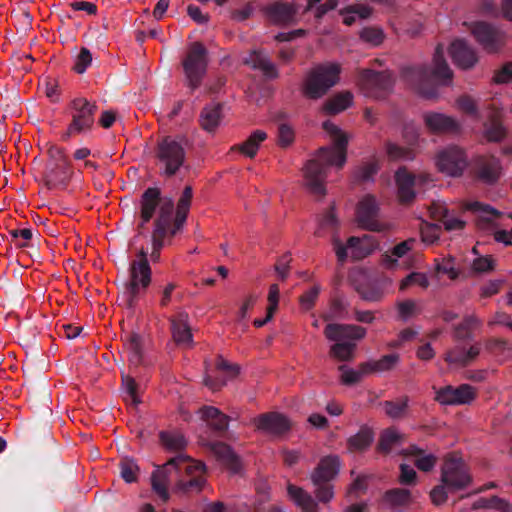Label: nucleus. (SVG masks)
Masks as SVG:
<instances>
[{"mask_svg": "<svg viewBox=\"0 0 512 512\" xmlns=\"http://www.w3.org/2000/svg\"><path fill=\"white\" fill-rule=\"evenodd\" d=\"M333 147H322L315 158L309 160L302 169L303 186L316 198L326 194L327 169L330 166L342 168L346 162L348 136L330 121L323 123Z\"/></svg>", "mask_w": 512, "mask_h": 512, "instance_id": "obj_1", "label": "nucleus"}, {"mask_svg": "<svg viewBox=\"0 0 512 512\" xmlns=\"http://www.w3.org/2000/svg\"><path fill=\"white\" fill-rule=\"evenodd\" d=\"M174 469L177 472L184 471L182 477L175 485V492L198 493L206 483L205 465L197 460H193L184 455H178L167 461L162 467H159L151 476V486L157 496L167 502L170 498L168 486L170 482V473Z\"/></svg>", "mask_w": 512, "mask_h": 512, "instance_id": "obj_2", "label": "nucleus"}, {"mask_svg": "<svg viewBox=\"0 0 512 512\" xmlns=\"http://www.w3.org/2000/svg\"><path fill=\"white\" fill-rule=\"evenodd\" d=\"M193 192L190 186H186L178 200L176 213L173 217L174 204L171 200L163 202L160 205L158 216L154 223L152 232V253L153 261L160 256V250L164 246L166 239H171L179 232L189 213Z\"/></svg>", "mask_w": 512, "mask_h": 512, "instance_id": "obj_3", "label": "nucleus"}, {"mask_svg": "<svg viewBox=\"0 0 512 512\" xmlns=\"http://www.w3.org/2000/svg\"><path fill=\"white\" fill-rule=\"evenodd\" d=\"M403 77L417 93L427 99H432L437 96V90L431 84V78L449 85L453 79V72L444 59L443 47L438 45L435 49L431 72L425 67H412L404 70Z\"/></svg>", "mask_w": 512, "mask_h": 512, "instance_id": "obj_4", "label": "nucleus"}, {"mask_svg": "<svg viewBox=\"0 0 512 512\" xmlns=\"http://www.w3.org/2000/svg\"><path fill=\"white\" fill-rule=\"evenodd\" d=\"M188 140L182 136H165L158 140L154 154L156 165L162 175H176L186 160Z\"/></svg>", "mask_w": 512, "mask_h": 512, "instance_id": "obj_5", "label": "nucleus"}, {"mask_svg": "<svg viewBox=\"0 0 512 512\" xmlns=\"http://www.w3.org/2000/svg\"><path fill=\"white\" fill-rule=\"evenodd\" d=\"M341 72L338 63H326L312 68L306 75L302 85L304 96L310 99H318L337 84Z\"/></svg>", "mask_w": 512, "mask_h": 512, "instance_id": "obj_6", "label": "nucleus"}, {"mask_svg": "<svg viewBox=\"0 0 512 512\" xmlns=\"http://www.w3.org/2000/svg\"><path fill=\"white\" fill-rule=\"evenodd\" d=\"M43 179L49 188H58L68 184L73 176L72 163L64 148L50 145L47 150Z\"/></svg>", "mask_w": 512, "mask_h": 512, "instance_id": "obj_7", "label": "nucleus"}, {"mask_svg": "<svg viewBox=\"0 0 512 512\" xmlns=\"http://www.w3.org/2000/svg\"><path fill=\"white\" fill-rule=\"evenodd\" d=\"M152 271L147 259V253L142 249L129 266V276L125 284V294L129 306L145 294L151 283Z\"/></svg>", "mask_w": 512, "mask_h": 512, "instance_id": "obj_8", "label": "nucleus"}, {"mask_svg": "<svg viewBox=\"0 0 512 512\" xmlns=\"http://www.w3.org/2000/svg\"><path fill=\"white\" fill-rule=\"evenodd\" d=\"M441 482L451 491L463 490L471 485L472 476L469 467L459 453L451 452L444 456Z\"/></svg>", "mask_w": 512, "mask_h": 512, "instance_id": "obj_9", "label": "nucleus"}, {"mask_svg": "<svg viewBox=\"0 0 512 512\" xmlns=\"http://www.w3.org/2000/svg\"><path fill=\"white\" fill-rule=\"evenodd\" d=\"M208 65V54L201 42H193L187 48L185 57L182 60L183 70L188 86L195 90L201 85Z\"/></svg>", "mask_w": 512, "mask_h": 512, "instance_id": "obj_10", "label": "nucleus"}, {"mask_svg": "<svg viewBox=\"0 0 512 512\" xmlns=\"http://www.w3.org/2000/svg\"><path fill=\"white\" fill-rule=\"evenodd\" d=\"M72 120L66 131L61 135L63 141H68L83 132L89 131L94 124V116L97 106L86 98H76L71 104Z\"/></svg>", "mask_w": 512, "mask_h": 512, "instance_id": "obj_11", "label": "nucleus"}, {"mask_svg": "<svg viewBox=\"0 0 512 512\" xmlns=\"http://www.w3.org/2000/svg\"><path fill=\"white\" fill-rule=\"evenodd\" d=\"M393 83L392 74L388 71L374 72L369 69H362L358 73L357 84L370 97H384L393 86Z\"/></svg>", "mask_w": 512, "mask_h": 512, "instance_id": "obj_12", "label": "nucleus"}, {"mask_svg": "<svg viewBox=\"0 0 512 512\" xmlns=\"http://www.w3.org/2000/svg\"><path fill=\"white\" fill-rule=\"evenodd\" d=\"M378 214L379 207L376 198L369 194L365 195L356 208V220L359 226L375 232L389 230L390 225L379 220Z\"/></svg>", "mask_w": 512, "mask_h": 512, "instance_id": "obj_13", "label": "nucleus"}, {"mask_svg": "<svg viewBox=\"0 0 512 512\" xmlns=\"http://www.w3.org/2000/svg\"><path fill=\"white\" fill-rule=\"evenodd\" d=\"M467 165L468 161L465 152L457 146H451L440 151L436 157L438 170L449 176L457 177L462 175Z\"/></svg>", "mask_w": 512, "mask_h": 512, "instance_id": "obj_14", "label": "nucleus"}, {"mask_svg": "<svg viewBox=\"0 0 512 512\" xmlns=\"http://www.w3.org/2000/svg\"><path fill=\"white\" fill-rule=\"evenodd\" d=\"M477 397V389L469 384L458 387L451 385L436 390L435 401L441 405H465L473 402Z\"/></svg>", "mask_w": 512, "mask_h": 512, "instance_id": "obj_15", "label": "nucleus"}, {"mask_svg": "<svg viewBox=\"0 0 512 512\" xmlns=\"http://www.w3.org/2000/svg\"><path fill=\"white\" fill-rule=\"evenodd\" d=\"M471 32L477 42L489 53L499 51L506 43L503 32L484 22L474 23Z\"/></svg>", "mask_w": 512, "mask_h": 512, "instance_id": "obj_16", "label": "nucleus"}, {"mask_svg": "<svg viewBox=\"0 0 512 512\" xmlns=\"http://www.w3.org/2000/svg\"><path fill=\"white\" fill-rule=\"evenodd\" d=\"M430 180L426 175L415 176L409 172L405 167H401L395 174V181L397 186V197L401 204H410L415 198L414 187L417 183H422Z\"/></svg>", "mask_w": 512, "mask_h": 512, "instance_id": "obj_17", "label": "nucleus"}, {"mask_svg": "<svg viewBox=\"0 0 512 512\" xmlns=\"http://www.w3.org/2000/svg\"><path fill=\"white\" fill-rule=\"evenodd\" d=\"M252 422L258 430L272 434H282L291 428L290 420L285 415L277 412L261 414L255 417Z\"/></svg>", "mask_w": 512, "mask_h": 512, "instance_id": "obj_18", "label": "nucleus"}, {"mask_svg": "<svg viewBox=\"0 0 512 512\" xmlns=\"http://www.w3.org/2000/svg\"><path fill=\"white\" fill-rule=\"evenodd\" d=\"M423 121L432 133H459L461 129L460 123L454 117L442 113L427 112L423 115Z\"/></svg>", "mask_w": 512, "mask_h": 512, "instance_id": "obj_19", "label": "nucleus"}, {"mask_svg": "<svg viewBox=\"0 0 512 512\" xmlns=\"http://www.w3.org/2000/svg\"><path fill=\"white\" fill-rule=\"evenodd\" d=\"M340 469V459L337 455L322 457L311 473V481L314 485L328 483L333 480Z\"/></svg>", "mask_w": 512, "mask_h": 512, "instance_id": "obj_20", "label": "nucleus"}, {"mask_svg": "<svg viewBox=\"0 0 512 512\" xmlns=\"http://www.w3.org/2000/svg\"><path fill=\"white\" fill-rule=\"evenodd\" d=\"M449 53L455 65L463 70L472 68L478 62L475 50L460 39L451 43Z\"/></svg>", "mask_w": 512, "mask_h": 512, "instance_id": "obj_21", "label": "nucleus"}, {"mask_svg": "<svg viewBox=\"0 0 512 512\" xmlns=\"http://www.w3.org/2000/svg\"><path fill=\"white\" fill-rule=\"evenodd\" d=\"M171 334L174 342L181 347L193 346V335L189 325L188 314L179 313L171 318Z\"/></svg>", "mask_w": 512, "mask_h": 512, "instance_id": "obj_22", "label": "nucleus"}, {"mask_svg": "<svg viewBox=\"0 0 512 512\" xmlns=\"http://www.w3.org/2000/svg\"><path fill=\"white\" fill-rule=\"evenodd\" d=\"M476 175L477 177L486 182L494 183L501 175V166L493 156H481L476 160Z\"/></svg>", "mask_w": 512, "mask_h": 512, "instance_id": "obj_23", "label": "nucleus"}, {"mask_svg": "<svg viewBox=\"0 0 512 512\" xmlns=\"http://www.w3.org/2000/svg\"><path fill=\"white\" fill-rule=\"evenodd\" d=\"M297 9L293 3H274L266 7V14L271 22L287 25L294 21Z\"/></svg>", "mask_w": 512, "mask_h": 512, "instance_id": "obj_24", "label": "nucleus"}, {"mask_svg": "<svg viewBox=\"0 0 512 512\" xmlns=\"http://www.w3.org/2000/svg\"><path fill=\"white\" fill-rule=\"evenodd\" d=\"M216 370L217 375L215 378L208 375L204 382L207 387H209L212 391H217L221 389L227 381V378L222 375L223 373L227 374L230 377H234L239 373V368L236 365H231L223 358H218L216 361Z\"/></svg>", "mask_w": 512, "mask_h": 512, "instance_id": "obj_25", "label": "nucleus"}, {"mask_svg": "<svg viewBox=\"0 0 512 512\" xmlns=\"http://www.w3.org/2000/svg\"><path fill=\"white\" fill-rule=\"evenodd\" d=\"M348 248L351 250V256L356 260H360L373 253L378 248V242L369 235H364L361 238L350 237L348 239Z\"/></svg>", "mask_w": 512, "mask_h": 512, "instance_id": "obj_26", "label": "nucleus"}, {"mask_svg": "<svg viewBox=\"0 0 512 512\" xmlns=\"http://www.w3.org/2000/svg\"><path fill=\"white\" fill-rule=\"evenodd\" d=\"M160 191L157 188H148L141 199L140 218L141 224L139 228H142L144 224L148 223L155 214V210L159 205Z\"/></svg>", "mask_w": 512, "mask_h": 512, "instance_id": "obj_27", "label": "nucleus"}, {"mask_svg": "<svg viewBox=\"0 0 512 512\" xmlns=\"http://www.w3.org/2000/svg\"><path fill=\"white\" fill-rule=\"evenodd\" d=\"M287 491L290 499L301 508L303 512H318L317 502L307 491L293 484L287 486Z\"/></svg>", "mask_w": 512, "mask_h": 512, "instance_id": "obj_28", "label": "nucleus"}, {"mask_svg": "<svg viewBox=\"0 0 512 512\" xmlns=\"http://www.w3.org/2000/svg\"><path fill=\"white\" fill-rule=\"evenodd\" d=\"M212 452L226 469L233 473L240 471L241 462L228 445L222 442L215 443L212 445Z\"/></svg>", "mask_w": 512, "mask_h": 512, "instance_id": "obj_29", "label": "nucleus"}, {"mask_svg": "<svg viewBox=\"0 0 512 512\" xmlns=\"http://www.w3.org/2000/svg\"><path fill=\"white\" fill-rule=\"evenodd\" d=\"M488 117L489 119L485 124L484 135L488 141L498 142L506 135V131L501 124L502 113L500 110L492 108Z\"/></svg>", "mask_w": 512, "mask_h": 512, "instance_id": "obj_30", "label": "nucleus"}, {"mask_svg": "<svg viewBox=\"0 0 512 512\" xmlns=\"http://www.w3.org/2000/svg\"><path fill=\"white\" fill-rule=\"evenodd\" d=\"M462 210L472 211L477 214V225L480 228H485L492 220L499 216V213L488 205H483L479 202H463L461 205Z\"/></svg>", "mask_w": 512, "mask_h": 512, "instance_id": "obj_31", "label": "nucleus"}, {"mask_svg": "<svg viewBox=\"0 0 512 512\" xmlns=\"http://www.w3.org/2000/svg\"><path fill=\"white\" fill-rule=\"evenodd\" d=\"M201 417L215 430L223 431L228 427L229 418L219 409L212 406H204L201 410Z\"/></svg>", "mask_w": 512, "mask_h": 512, "instance_id": "obj_32", "label": "nucleus"}, {"mask_svg": "<svg viewBox=\"0 0 512 512\" xmlns=\"http://www.w3.org/2000/svg\"><path fill=\"white\" fill-rule=\"evenodd\" d=\"M404 440V435L395 428H387L380 435L377 451L382 454H388L394 447L402 444Z\"/></svg>", "mask_w": 512, "mask_h": 512, "instance_id": "obj_33", "label": "nucleus"}, {"mask_svg": "<svg viewBox=\"0 0 512 512\" xmlns=\"http://www.w3.org/2000/svg\"><path fill=\"white\" fill-rule=\"evenodd\" d=\"M403 454L416 457L414 464L420 471L423 472L431 471L435 467L438 460L435 455L425 454L422 449L418 448L415 445H411L410 447H408L403 452Z\"/></svg>", "mask_w": 512, "mask_h": 512, "instance_id": "obj_34", "label": "nucleus"}, {"mask_svg": "<svg viewBox=\"0 0 512 512\" xmlns=\"http://www.w3.org/2000/svg\"><path fill=\"white\" fill-rule=\"evenodd\" d=\"M222 119L221 106L214 104L205 107L200 115V126L208 132H214Z\"/></svg>", "mask_w": 512, "mask_h": 512, "instance_id": "obj_35", "label": "nucleus"}, {"mask_svg": "<svg viewBox=\"0 0 512 512\" xmlns=\"http://www.w3.org/2000/svg\"><path fill=\"white\" fill-rule=\"evenodd\" d=\"M373 437L374 433L370 428L361 427L357 434L347 440V449L350 452H362L371 445Z\"/></svg>", "mask_w": 512, "mask_h": 512, "instance_id": "obj_36", "label": "nucleus"}, {"mask_svg": "<svg viewBox=\"0 0 512 512\" xmlns=\"http://www.w3.org/2000/svg\"><path fill=\"white\" fill-rule=\"evenodd\" d=\"M353 101V95L349 91L340 92L329 98L323 105L327 114H338L347 109Z\"/></svg>", "mask_w": 512, "mask_h": 512, "instance_id": "obj_37", "label": "nucleus"}, {"mask_svg": "<svg viewBox=\"0 0 512 512\" xmlns=\"http://www.w3.org/2000/svg\"><path fill=\"white\" fill-rule=\"evenodd\" d=\"M280 299V289L277 284H272L269 287V292L267 296L268 306L266 309V317L264 319H255L253 321V325L256 328L263 327L273 318L275 312L278 309Z\"/></svg>", "mask_w": 512, "mask_h": 512, "instance_id": "obj_38", "label": "nucleus"}, {"mask_svg": "<svg viewBox=\"0 0 512 512\" xmlns=\"http://www.w3.org/2000/svg\"><path fill=\"white\" fill-rule=\"evenodd\" d=\"M384 501L391 507H408L413 503V496L407 489L395 488L385 492Z\"/></svg>", "mask_w": 512, "mask_h": 512, "instance_id": "obj_39", "label": "nucleus"}, {"mask_svg": "<svg viewBox=\"0 0 512 512\" xmlns=\"http://www.w3.org/2000/svg\"><path fill=\"white\" fill-rule=\"evenodd\" d=\"M414 243L415 239L410 238L397 244L390 251H387L382 258L384 265L388 268H392L397 263L398 258H402L413 248Z\"/></svg>", "mask_w": 512, "mask_h": 512, "instance_id": "obj_40", "label": "nucleus"}, {"mask_svg": "<svg viewBox=\"0 0 512 512\" xmlns=\"http://www.w3.org/2000/svg\"><path fill=\"white\" fill-rule=\"evenodd\" d=\"M267 139V134L263 130L254 131L245 142L237 147V149L249 158L255 157L262 142Z\"/></svg>", "mask_w": 512, "mask_h": 512, "instance_id": "obj_41", "label": "nucleus"}, {"mask_svg": "<svg viewBox=\"0 0 512 512\" xmlns=\"http://www.w3.org/2000/svg\"><path fill=\"white\" fill-rule=\"evenodd\" d=\"M246 62L252 67L261 70L268 78H276L278 76L275 65L260 52H253Z\"/></svg>", "mask_w": 512, "mask_h": 512, "instance_id": "obj_42", "label": "nucleus"}, {"mask_svg": "<svg viewBox=\"0 0 512 512\" xmlns=\"http://www.w3.org/2000/svg\"><path fill=\"white\" fill-rule=\"evenodd\" d=\"M397 354L385 355L379 360L362 363V369L365 372H382L392 369L398 362Z\"/></svg>", "mask_w": 512, "mask_h": 512, "instance_id": "obj_43", "label": "nucleus"}, {"mask_svg": "<svg viewBox=\"0 0 512 512\" xmlns=\"http://www.w3.org/2000/svg\"><path fill=\"white\" fill-rule=\"evenodd\" d=\"M409 399L407 396L396 399L395 401H385L383 404L385 413L394 419L402 418L406 415Z\"/></svg>", "mask_w": 512, "mask_h": 512, "instance_id": "obj_44", "label": "nucleus"}, {"mask_svg": "<svg viewBox=\"0 0 512 512\" xmlns=\"http://www.w3.org/2000/svg\"><path fill=\"white\" fill-rule=\"evenodd\" d=\"M455 108L463 114L469 115L476 119L479 118L477 101L468 94L460 95L455 100Z\"/></svg>", "mask_w": 512, "mask_h": 512, "instance_id": "obj_45", "label": "nucleus"}, {"mask_svg": "<svg viewBox=\"0 0 512 512\" xmlns=\"http://www.w3.org/2000/svg\"><path fill=\"white\" fill-rule=\"evenodd\" d=\"M160 439L162 444L169 450L178 451L186 446V440L179 432H161Z\"/></svg>", "mask_w": 512, "mask_h": 512, "instance_id": "obj_46", "label": "nucleus"}, {"mask_svg": "<svg viewBox=\"0 0 512 512\" xmlns=\"http://www.w3.org/2000/svg\"><path fill=\"white\" fill-rule=\"evenodd\" d=\"M386 152L389 159L393 161L410 160L415 157V151L413 148L401 147L391 142L386 144Z\"/></svg>", "mask_w": 512, "mask_h": 512, "instance_id": "obj_47", "label": "nucleus"}, {"mask_svg": "<svg viewBox=\"0 0 512 512\" xmlns=\"http://www.w3.org/2000/svg\"><path fill=\"white\" fill-rule=\"evenodd\" d=\"M355 350L353 343H336L331 347L330 354L339 361H348Z\"/></svg>", "mask_w": 512, "mask_h": 512, "instance_id": "obj_48", "label": "nucleus"}, {"mask_svg": "<svg viewBox=\"0 0 512 512\" xmlns=\"http://www.w3.org/2000/svg\"><path fill=\"white\" fill-rule=\"evenodd\" d=\"M480 326V321L474 316L466 317L463 322L456 328L455 334L458 339L469 337L470 333Z\"/></svg>", "mask_w": 512, "mask_h": 512, "instance_id": "obj_49", "label": "nucleus"}, {"mask_svg": "<svg viewBox=\"0 0 512 512\" xmlns=\"http://www.w3.org/2000/svg\"><path fill=\"white\" fill-rule=\"evenodd\" d=\"M340 370L342 371L341 382L346 385L355 384L359 382L363 376L370 374V372L363 371L362 363L357 370L346 369L344 366H341Z\"/></svg>", "mask_w": 512, "mask_h": 512, "instance_id": "obj_50", "label": "nucleus"}, {"mask_svg": "<svg viewBox=\"0 0 512 512\" xmlns=\"http://www.w3.org/2000/svg\"><path fill=\"white\" fill-rule=\"evenodd\" d=\"M440 227L435 224L422 223L420 227L421 239L424 243L433 244L440 237Z\"/></svg>", "mask_w": 512, "mask_h": 512, "instance_id": "obj_51", "label": "nucleus"}, {"mask_svg": "<svg viewBox=\"0 0 512 512\" xmlns=\"http://www.w3.org/2000/svg\"><path fill=\"white\" fill-rule=\"evenodd\" d=\"M429 285L428 279L423 273H411L400 283V290H405L411 286H419L426 289Z\"/></svg>", "mask_w": 512, "mask_h": 512, "instance_id": "obj_52", "label": "nucleus"}, {"mask_svg": "<svg viewBox=\"0 0 512 512\" xmlns=\"http://www.w3.org/2000/svg\"><path fill=\"white\" fill-rule=\"evenodd\" d=\"M399 316L406 320L420 313V308L413 300H405L397 304Z\"/></svg>", "mask_w": 512, "mask_h": 512, "instance_id": "obj_53", "label": "nucleus"}, {"mask_svg": "<svg viewBox=\"0 0 512 512\" xmlns=\"http://www.w3.org/2000/svg\"><path fill=\"white\" fill-rule=\"evenodd\" d=\"M120 466L121 475L126 482L131 483L137 480L139 468L132 460L123 459Z\"/></svg>", "mask_w": 512, "mask_h": 512, "instance_id": "obj_54", "label": "nucleus"}, {"mask_svg": "<svg viewBox=\"0 0 512 512\" xmlns=\"http://www.w3.org/2000/svg\"><path fill=\"white\" fill-rule=\"evenodd\" d=\"M360 37L363 41L374 46L380 45L384 40L382 30L374 27L365 28L361 31Z\"/></svg>", "mask_w": 512, "mask_h": 512, "instance_id": "obj_55", "label": "nucleus"}, {"mask_svg": "<svg viewBox=\"0 0 512 512\" xmlns=\"http://www.w3.org/2000/svg\"><path fill=\"white\" fill-rule=\"evenodd\" d=\"M466 357V349L464 347H455L446 353L445 361L448 362L449 364L466 366Z\"/></svg>", "mask_w": 512, "mask_h": 512, "instance_id": "obj_56", "label": "nucleus"}, {"mask_svg": "<svg viewBox=\"0 0 512 512\" xmlns=\"http://www.w3.org/2000/svg\"><path fill=\"white\" fill-rule=\"evenodd\" d=\"M479 504L475 507L493 508L500 512H509L511 510L510 504L503 499L491 497L490 499H481Z\"/></svg>", "mask_w": 512, "mask_h": 512, "instance_id": "obj_57", "label": "nucleus"}, {"mask_svg": "<svg viewBox=\"0 0 512 512\" xmlns=\"http://www.w3.org/2000/svg\"><path fill=\"white\" fill-rule=\"evenodd\" d=\"M495 264L492 256H482L474 259L472 263V270L475 273H486L494 270Z\"/></svg>", "mask_w": 512, "mask_h": 512, "instance_id": "obj_58", "label": "nucleus"}, {"mask_svg": "<svg viewBox=\"0 0 512 512\" xmlns=\"http://www.w3.org/2000/svg\"><path fill=\"white\" fill-rule=\"evenodd\" d=\"M319 291V287L314 285L300 296L299 302L304 310H309L314 306L315 301L319 295Z\"/></svg>", "mask_w": 512, "mask_h": 512, "instance_id": "obj_59", "label": "nucleus"}, {"mask_svg": "<svg viewBox=\"0 0 512 512\" xmlns=\"http://www.w3.org/2000/svg\"><path fill=\"white\" fill-rule=\"evenodd\" d=\"M127 346L132 354L131 361L139 363L141 361V340L137 334H130L127 337Z\"/></svg>", "mask_w": 512, "mask_h": 512, "instance_id": "obj_60", "label": "nucleus"}, {"mask_svg": "<svg viewBox=\"0 0 512 512\" xmlns=\"http://www.w3.org/2000/svg\"><path fill=\"white\" fill-rule=\"evenodd\" d=\"M341 14H357L360 18L366 19L371 16L372 8L366 4H353L340 11Z\"/></svg>", "mask_w": 512, "mask_h": 512, "instance_id": "obj_61", "label": "nucleus"}, {"mask_svg": "<svg viewBox=\"0 0 512 512\" xmlns=\"http://www.w3.org/2000/svg\"><path fill=\"white\" fill-rule=\"evenodd\" d=\"M91 61H92V56H91L90 51L87 48H82L80 50L79 55L77 56V59H76L75 65H74V70L77 73H80V74L83 73L86 70V68L90 65Z\"/></svg>", "mask_w": 512, "mask_h": 512, "instance_id": "obj_62", "label": "nucleus"}, {"mask_svg": "<svg viewBox=\"0 0 512 512\" xmlns=\"http://www.w3.org/2000/svg\"><path fill=\"white\" fill-rule=\"evenodd\" d=\"M493 81L497 84L509 83L512 81V61L504 64L495 72Z\"/></svg>", "mask_w": 512, "mask_h": 512, "instance_id": "obj_63", "label": "nucleus"}, {"mask_svg": "<svg viewBox=\"0 0 512 512\" xmlns=\"http://www.w3.org/2000/svg\"><path fill=\"white\" fill-rule=\"evenodd\" d=\"M315 495L320 502L328 503L334 497L333 486L328 483L315 485Z\"/></svg>", "mask_w": 512, "mask_h": 512, "instance_id": "obj_64", "label": "nucleus"}]
</instances>
